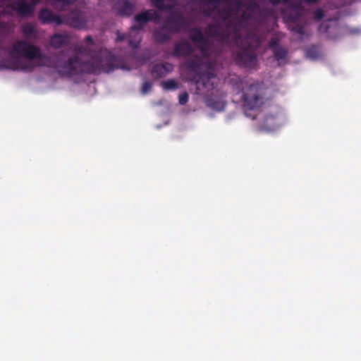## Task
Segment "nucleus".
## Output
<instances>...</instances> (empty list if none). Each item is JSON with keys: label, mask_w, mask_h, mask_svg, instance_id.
I'll return each mask as SVG.
<instances>
[{"label": "nucleus", "mask_w": 361, "mask_h": 361, "mask_svg": "<svg viewBox=\"0 0 361 361\" xmlns=\"http://www.w3.org/2000/svg\"><path fill=\"white\" fill-rule=\"evenodd\" d=\"M226 11H227V29L228 28V16L230 14V7L228 6V0H227V8H226ZM228 37V33L227 32V38Z\"/></svg>", "instance_id": "34"}, {"label": "nucleus", "mask_w": 361, "mask_h": 361, "mask_svg": "<svg viewBox=\"0 0 361 361\" xmlns=\"http://www.w3.org/2000/svg\"><path fill=\"white\" fill-rule=\"evenodd\" d=\"M269 120H275V116L274 115H268L265 117L264 122L267 123Z\"/></svg>", "instance_id": "35"}, {"label": "nucleus", "mask_w": 361, "mask_h": 361, "mask_svg": "<svg viewBox=\"0 0 361 361\" xmlns=\"http://www.w3.org/2000/svg\"><path fill=\"white\" fill-rule=\"evenodd\" d=\"M284 17L293 23H296L300 20L301 15L299 11L293 10L287 13H284Z\"/></svg>", "instance_id": "25"}, {"label": "nucleus", "mask_w": 361, "mask_h": 361, "mask_svg": "<svg viewBox=\"0 0 361 361\" xmlns=\"http://www.w3.org/2000/svg\"><path fill=\"white\" fill-rule=\"evenodd\" d=\"M173 71V65L169 62L155 64L152 70V75L154 78H161Z\"/></svg>", "instance_id": "14"}, {"label": "nucleus", "mask_w": 361, "mask_h": 361, "mask_svg": "<svg viewBox=\"0 0 361 361\" xmlns=\"http://www.w3.org/2000/svg\"><path fill=\"white\" fill-rule=\"evenodd\" d=\"M290 29L293 32L298 34L299 35H303L305 34L304 26L302 25H295L290 27Z\"/></svg>", "instance_id": "26"}, {"label": "nucleus", "mask_w": 361, "mask_h": 361, "mask_svg": "<svg viewBox=\"0 0 361 361\" xmlns=\"http://www.w3.org/2000/svg\"><path fill=\"white\" fill-rule=\"evenodd\" d=\"M319 0H305V2L307 4H315L317 3Z\"/></svg>", "instance_id": "37"}, {"label": "nucleus", "mask_w": 361, "mask_h": 361, "mask_svg": "<svg viewBox=\"0 0 361 361\" xmlns=\"http://www.w3.org/2000/svg\"><path fill=\"white\" fill-rule=\"evenodd\" d=\"M173 34L168 30V28L163 24L160 27H158L154 31L153 36L154 40L158 43H165L169 41Z\"/></svg>", "instance_id": "17"}, {"label": "nucleus", "mask_w": 361, "mask_h": 361, "mask_svg": "<svg viewBox=\"0 0 361 361\" xmlns=\"http://www.w3.org/2000/svg\"><path fill=\"white\" fill-rule=\"evenodd\" d=\"M133 11V6L130 2L128 1H125L123 6L119 10V13L121 15L126 16H130V15H132Z\"/></svg>", "instance_id": "22"}, {"label": "nucleus", "mask_w": 361, "mask_h": 361, "mask_svg": "<svg viewBox=\"0 0 361 361\" xmlns=\"http://www.w3.org/2000/svg\"><path fill=\"white\" fill-rule=\"evenodd\" d=\"M189 37L194 44H197L196 47L200 50L201 54H195L183 61L182 66L188 71L199 75L209 58V42L199 28L191 29Z\"/></svg>", "instance_id": "2"}, {"label": "nucleus", "mask_w": 361, "mask_h": 361, "mask_svg": "<svg viewBox=\"0 0 361 361\" xmlns=\"http://www.w3.org/2000/svg\"><path fill=\"white\" fill-rule=\"evenodd\" d=\"M85 42H87V46L86 47H84L83 45H80V46H78L77 47H75V50L77 51V52L78 54H87L90 57V59L88 60V61H82L81 59V61L82 63L93 62L95 60V59L97 57V55L99 54V52L100 51L104 50V51H108L117 61H116V63H117L116 66L115 67H114V68L110 72L113 71L115 69L124 68V67L122 66V61H121V59L117 57V56H116L115 55L112 54L107 49H99L96 52L91 51V50L90 49V47L94 44V41H93L92 37L90 35L86 36V37L85 38Z\"/></svg>", "instance_id": "5"}, {"label": "nucleus", "mask_w": 361, "mask_h": 361, "mask_svg": "<svg viewBox=\"0 0 361 361\" xmlns=\"http://www.w3.org/2000/svg\"><path fill=\"white\" fill-rule=\"evenodd\" d=\"M259 6L256 3H250L247 5L246 11L243 15V18L245 20L252 19L258 10Z\"/></svg>", "instance_id": "20"}, {"label": "nucleus", "mask_w": 361, "mask_h": 361, "mask_svg": "<svg viewBox=\"0 0 361 361\" xmlns=\"http://www.w3.org/2000/svg\"><path fill=\"white\" fill-rule=\"evenodd\" d=\"M203 4L204 12L207 15L226 17V0H200Z\"/></svg>", "instance_id": "7"}, {"label": "nucleus", "mask_w": 361, "mask_h": 361, "mask_svg": "<svg viewBox=\"0 0 361 361\" xmlns=\"http://www.w3.org/2000/svg\"><path fill=\"white\" fill-rule=\"evenodd\" d=\"M61 1L66 2V0H61Z\"/></svg>", "instance_id": "39"}, {"label": "nucleus", "mask_w": 361, "mask_h": 361, "mask_svg": "<svg viewBox=\"0 0 361 361\" xmlns=\"http://www.w3.org/2000/svg\"><path fill=\"white\" fill-rule=\"evenodd\" d=\"M13 9L20 16H31L34 12V6L24 0L18 1L13 4Z\"/></svg>", "instance_id": "16"}, {"label": "nucleus", "mask_w": 361, "mask_h": 361, "mask_svg": "<svg viewBox=\"0 0 361 361\" xmlns=\"http://www.w3.org/2000/svg\"><path fill=\"white\" fill-rule=\"evenodd\" d=\"M330 21L331 20H328V21H324V22L322 23L318 28V31L320 34L326 35V37L328 39H334L336 38L337 36L332 35L329 30H333L334 31H337L338 26L337 25H335L334 27L331 26Z\"/></svg>", "instance_id": "18"}, {"label": "nucleus", "mask_w": 361, "mask_h": 361, "mask_svg": "<svg viewBox=\"0 0 361 361\" xmlns=\"http://www.w3.org/2000/svg\"><path fill=\"white\" fill-rule=\"evenodd\" d=\"M189 99L188 94L186 92H184L179 94L178 96V102L181 105L185 104Z\"/></svg>", "instance_id": "28"}, {"label": "nucleus", "mask_w": 361, "mask_h": 361, "mask_svg": "<svg viewBox=\"0 0 361 361\" xmlns=\"http://www.w3.org/2000/svg\"><path fill=\"white\" fill-rule=\"evenodd\" d=\"M116 35H117V37H116L117 42H121L128 38V37L126 36V34L121 33L120 32H117Z\"/></svg>", "instance_id": "33"}, {"label": "nucleus", "mask_w": 361, "mask_h": 361, "mask_svg": "<svg viewBox=\"0 0 361 361\" xmlns=\"http://www.w3.org/2000/svg\"><path fill=\"white\" fill-rule=\"evenodd\" d=\"M10 55L23 57L29 61V63H23L17 59L11 62L10 67L1 66V68L32 72L35 66L31 61L37 59L36 66L54 68L59 75L68 78L84 73H109L117 64L116 59L104 50L99 52L93 62L82 63L78 54L66 58L64 52L61 51L53 58L42 54L37 46L23 40H18L13 44Z\"/></svg>", "instance_id": "1"}, {"label": "nucleus", "mask_w": 361, "mask_h": 361, "mask_svg": "<svg viewBox=\"0 0 361 361\" xmlns=\"http://www.w3.org/2000/svg\"><path fill=\"white\" fill-rule=\"evenodd\" d=\"M65 24L75 28H82L85 25L83 14L79 11L70 12L65 16Z\"/></svg>", "instance_id": "11"}, {"label": "nucleus", "mask_w": 361, "mask_h": 361, "mask_svg": "<svg viewBox=\"0 0 361 361\" xmlns=\"http://www.w3.org/2000/svg\"><path fill=\"white\" fill-rule=\"evenodd\" d=\"M194 52V46L185 39H181L174 44L171 55L174 58H184L185 61L195 55Z\"/></svg>", "instance_id": "6"}, {"label": "nucleus", "mask_w": 361, "mask_h": 361, "mask_svg": "<svg viewBox=\"0 0 361 361\" xmlns=\"http://www.w3.org/2000/svg\"><path fill=\"white\" fill-rule=\"evenodd\" d=\"M227 80H228L229 84L232 85L233 87H235L236 89L240 90L242 86V82L238 77L236 75H232L229 73H227Z\"/></svg>", "instance_id": "24"}, {"label": "nucleus", "mask_w": 361, "mask_h": 361, "mask_svg": "<svg viewBox=\"0 0 361 361\" xmlns=\"http://www.w3.org/2000/svg\"><path fill=\"white\" fill-rule=\"evenodd\" d=\"M202 4V12L204 16L212 17L213 18L218 20L220 21L219 23H212L208 25V26L205 28V34L210 37H216V38H220L221 39H224L225 37V32L223 27L222 24H224L226 22V18L223 19L219 16H212V15H207L204 12V9L203 7V4Z\"/></svg>", "instance_id": "9"}, {"label": "nucleus", "mask_w": 361, "mask_h": 361, "mask_svg": "<svg viewBox=\"0 0 361 361\" xmlns=\"http://www.w3.org/2000/svg\"><path fill=\"white\" fill-rule=\"evenodd\" d=\"M163 24L172 34H175L185 28L186 22L183 16L172 14L164 20Z\"/></svg>", "instance_id": "10"}, {"label": "nucleus", "mask_w": 361, "mask_h": 361, "mask_svg": "<svg viewBox=\"0 0 361 361\" xmlns=\"http://www.w3.org/2000/svg\"><path fill=\"white\" fill-rule=\"evenodd\" d=\"M243 109L246 116L255 119V114H248L247 111L258 109L264 103V92L259 84H252L243 92Z\"/></svg>", "instance_id": "4"}, {"label": "nucleus", "mask_w": 361, "mask_h": 361, "mask_svg": "<svg viewBox=\"0 0 361 361\" xmlns=\"http://www.w3.org/2000/svg\"><path fill=\"white\" fill-rule=\"evenodd\" d=\"M161 86L165 90H176L178 87V82L173 79L164 80L161 82Z\"/></svg>", "instance_id": "23"}, {"label": "nucleus", "mask_w": 361, "mask_h": 361, "mask_svg": "<svg viewBox=\"0 0 361 361\" xmlns=\"http://www.w3.org/2000/svg\"><path fill=\"white\" fill-rule=\"evenodd\" d=\"M135 21L137 23L136 26H141L142 29L143 25L149 21L157 22L159 20V15L155 11H147L137 14L134 17Z\"/></svg>", "instance_id": "13"}, {"label": "nucleus", "mask_w": 361, "mask_h": 361, "mask_svg": "<svg viewBox=\"0 0 361 361\" xmlns=\"http://www.w3.org/2000/svg\"><path fill=\"white\" fill-rule=\"evenodd\" d=\"M54 13L51 10L47 8H42L39 13V20L42 24L51 23Z\"/></svg>", "instance_id": "19"}, {"label": "nucleus", "mask_w": 361, "mask_h": 361, "mask_svg": "<svg viewBox=\"0 0 361 361\" xmlns=\"http://www.w3.org/2000/svg\"><path fill=\"white\" fill-rule=\"evenodd\" d=\"M307 55L313 59H316L319 56V52L314 47L309 48L307 50Z\"/></svg>", "instance_id": "27"}, {"label": "nucleus", "mask_w": 361, "mask_h": 361, "mask_svg": "<svg viewBox=\"0 0 361 361\" xmlns=\"http://www.w3.org/2000/svg\"><path fill=\"white\" fill-rule=\"evenodd\" d=\"M235 43L240 48L235 57V63L240 66L255 68L257 64L255 50L261 44L259 38L252 33H248L243 39L238 37Z\"/></svg>", "instance_id": "3"}, {"label": "nucleus", "mask_w": 361, "mask_h": 361, "mask_svg": "<svg viewBox=\"0 0 361 361\" xmlns=\"http://www.w3.org/2000/svg\"><path fill=\"white\" fill-rule=\"evenodd\" d=\"M268 45L279 66H283L287 63L288 49L279 44V39L277 37L271 38Z\"/></svg>", "instance_id": "8"}, {"label": "nucleus", "mask_w": 361, "mask_h": 361, "mask_svg": "<svg viewBox=\"0 0 361 361\" xmlns=\"http://www.w3.org/2000/svg\"><path fill=\"white\" fill-rule=\"evenodd\" d=\"M142 27L133 25L128 35V44L132 48L138 47L142 40Z\"/></svg>", "instance_id": "15"}, {"label": "nucleus", "mask_w": 361, "mask_h": 361, "mask_svg": "<svg viewBox=\"0 0 361 361\" xmlns=\"http://www.w3.org/2000/svg\"><path fill=\"white\" fill-rule=\"evenodd\" d=\"M324 17V12L322 9L318 8L314 13V18L317 20H321Z\"/></svg>", "instance_id": "31"}, {"label": "nucleus", "mask_w": 361, "mask_h": 361, "mask_svg": "<svg viewBox=\"0 0 361 361\" xmlns=\"http://www.w3.org/2000/svg\"><path fill=\"white\" fill-rule=\"evenodd\" d=\"M22 31L25 37H36L37 31L33 25L30 23H27L24 25L22 27Z\"/></svg>", "instance_id": "21"}, {"label": "nucleus", "mask_w": 361, "mask_h": 361, "mask_svg": "<svg viewBox=\"0 0 361 361\" xmlns=\"http://www.w3.org/2000/svg\"><path fill=\"white\" fill-rule=\"evenodd\" d=\"M71 42L70 35L64 32L63 33H55L49 39V44L54 49H60L67 47Z\"/></svg>", "instance_id": "12"}, {"label": "nucleus", "mask_w": 361, "mask_h": 361, "mask_svg": "<svg viewBox=\"0 0 361 361\" xmlns=\"http://www.w3.org/2000/svg\"><path fill=\"white\" fill-rule=\"evenodd\" d=\"M31 1L32 2V6H35V5H36L37 4H38L40 1V0H31Z\"/></svg>", "instance_id": "38"}, {"label": "nucleus", "mask_w": 361, "mask_h": 361, "mask_svg": "<svg viewBox=\"0 0 361 361\" xmlns=\"http://www.w3.org/2000/svg\"><path fill=\"white\" fill-rule=\"evenodd\" d=\"M51 23H55L57 25H60L65 23V17L62 18L60 15L54 14Z\"/></svg>", "instance_id": "29"}, {"label": "nucleus", "mask_w": 361, "mask_h": 361, "mask_svg": "<svg viewBox=\"0 0 361 361\" xmlns=\"http://www.w3.org/2000/svg\"><path fill=\"white\" fill-rule=\"evenodd\" d=\"M154 6L158 9H164L166 8L164 1L165 0H151Z\"/></svg>", "instance_id": "30"}, {"label": "nucleus", "mask_w": 361, "mask_h": 361, "mask_svg": "<svg viewBox=\"0 0 361 361\" xmlns=\"http://www.w3.org/2000/svg\"><path fill=\"white\" fill-rule=\"evenodd\" d=\"M281 0H269V1L273 4V5H277L280 3Z\"/></svg>", "instance_id": "36"}, {"label": "nucleus", "mask_w": 361, "mask_h": 361, "mask_svg": "<svg viewBox=\"0 0 361 361\" xmlns=\"http://www.w3.org/2000/svg\"><path fill=\"white\" fill-rule=\"evenodd\" d=\"M152 88V85L149 82H145L142 86V92L145 94L147 93Z\"/></svg>", "instance_id": "32"}]
</instances>
